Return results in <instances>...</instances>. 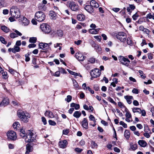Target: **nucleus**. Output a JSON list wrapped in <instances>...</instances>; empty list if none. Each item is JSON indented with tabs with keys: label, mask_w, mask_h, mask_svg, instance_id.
<instances>
[{
	"label": "nucleus",
	"mask_w": 154,
	"mask_h": 154,
	"mask_svg": "<svg viewBox=\"0 0 154 154\" xmlns=\"http://www.w3.org/2000/svg\"><path fill=\"white\" fill-rule=\"evenodd\" d=\"M138 16V15L137 14V13H136L132 16V17L134 20H136L137 19Z\"/></svg>",
	"instance_id": "51"
},
{
	"label": "nucleus",
	"mask_w": 154,
	"mask_h": 154,
	"mask_svg": "<svg viewBox=\"0 0 154 154\" xmlns=\"http://www.w3.org/2000/svg\"><path fill=\"white\" fill-rule=\"evenodd\" d=\"M42 121L44 125H45L47 124V121L46 119L44 117H42Z\"/></svg>",
	"instance_id": "60"
},
{
	"label": "nucleus",
	"mask_w": 154,
	"mask_h": 154,
	"mask_svg": "<svg viewBox=\"0 0 154 154\" xmlns=\"http://www.w3.org/2000/svg\"><path fill=\"white\" fill-rule=\"evenodd\" d=\"M1 73L2 74V77L3 79H6L8 78V74L7 72H3V71Z\"/></svg>",
	"instance_id": "37"
},
{
	"label": "nucleus",
	"mask_w": 154,
	"mask_h": 154,
	"mask_svg": "<svg viewBox=\"0 0 154 154\" xmlns=\"http://www.w3.org/2000/svg\"><path fill=\"white\" fill-rule=\"evenodd\" d=\"M37 39L35 37H31L29 39V42L30 43H35L36 42Z\"/></svg>",
	"instance_id": "38"
},
{
	"label": "nucleus",
	"mask_w": 154,
	"mask_h": 154,
	"mask_svg": "<svg viewBox=\"0 0 154 154\" xmlns=\"http://www.w3.org/2000/svg\"><path fill=\"white\" fill-rule=\"evenodd\" d=\"M17 115L21 121L24 122H28L29 118L30 117V115L29 113L25 112L22 110H18L17 112Z\"/></svg>",
	"instance_id": "2"
},
{
	"label": "nucleus",
	"mask_w": 154,
	"mask_h": 154,
	"mask_svg": "<svg viewBox=\"0 0 154 154\" xmlns=\"http://www.w3.org/2000/svg\"><path fill=\"white\" fill-rule=\"evenodd\" d=\"M10 13L11 16L15 18H19L20 16V13L17 9H11Z\"/></svg>",
	"instance_id": "8"
},
{
	"label": "nucleus",
	"mask_w": 154,
	"mask_h": 154,
	"mask_svg": "<svg viewBox=\"0 0 154 154\" xmlns=\"http://www.w3.org/2000/svg\"><path fill=\"white\" fill-rule=\"evenodd\" d=\"M118 58L120 62L123 65L127 67H128L129 66L130 61L128 58H126L122 56H119Z\"/></svg>",
	"instance_id": "4"
},
{
	"label": "nucleus",
	"mask_w": 154,
	"mask_h": 154,
	"mask_svg": "<svg viewBox=\"0 0 154 154\" xmlns=\"http://www.w3.org/2000/svg\"><path fill=\"white\" fill-rule=\"evenodd\" d=\"M13 126L14 128L17 129V128H19L20 127V125L18 122H16L13 123Z\"/></svg>",
	"instance_id": "33"
},
{
	"label": "nucleus",
	"mask_w": 154,
	"mask_h": 154,
	"mask_svg": "<svg viewBox=\"0 0 154 154\" xmlns=\"http://www.w3.org/2000/svg\"><path fill=\"white\" fill-rule=\"evenodd\" d=\"M119 124L121 125H122L125 128H127V125L123 121H121L119 122Z\"/></svg>",
	"instance_id": "49"
},
{
	"label": "nucleus",
	"mask_w": 154,
	"mask_h": 154,
	"mask_svg": "<svg viewBox=\"0 0 154 154\" xmlns=\"http://www.w3.org/2000/svg\"><path fill=\"white\" fill-rule=\"evenodd\" d=\"M68 71L69 72V73L72 75H74L75 76H79V74L77 73L74 72L70 70H68Z\"/></svg>",
	"instance_id": "45"
},
{
	"label": "nucleus",
	"mask_w": 154,
	"mask_h": 154,
	"mask_svg": "<svg viewBox=\"0 0 154 154\" xmlns=\"http://www.w3.org/2000/svg\"><path fill=\"white\" fill-rule=\"evenodd\" d=\"M125 116L126 118L132 119L131 114L129 111H126Z\"/></svg>",
	"instance_id": "44"
},
{
	"label": "nucleus",
	"mask_w": 154,
	"mask_h": 154,
	"mask_svg": "<svg viewBox=\"0 0 154 154\" xmlns=\"http://www.w3.org/2000/svg\"><path fill=\"white\" fill-rule=\"evenodd\" d=\"M124 98L127 101V102L130 104L132 103L131 100H133V98L132 96L126 95L124 96Z\"/></svg>",
	"instance_id": "21"
},
{
	"label": "nucleus",
	"mask_w": 154,
	"mask_h": 154,
	"mask_svg": "<svg viewBox=\"0 0 154 154\" xmlns=\"http://www.w3.org/2000/svg\"><path fill=\"white\" fill-rule=\"evenodd\" d=\"M94 38L97 40L99 42H100L101 41V37L100 36H94Z\"/></svg>",
	"instance_id": "59"
},
{
	"label": "nucleus",
	"mask_w": 154,
	"mask_h": 154,
	"mask_svg": "<svg viewBox=\"0 0 154 154\" xmlns=\"http://www.w3.org/2000/svg\"><path fill=\"white\" fill-rule=\"evenodd\" d=\"M49 124L51 125L54 126L56 124V123L54 121H52V120H50L48 121Z\"/></svg>",
	"instance_id": "48"
},
{
	"label": "nucleus",
	"mask_w": 154,
	"mask_h": 154,
	"mask_svg": "<svg viewBox=\"0 0 154 154\" xmlns=\"http://www.w3.org/2000/svg\"><path fill=\"white\" fill-rule=\"evenodd\" d=\"M90 5L93 7L98 8L99 7V5L96 1L94 0H92L90 2Z\"/></svg>",
	"instance_id": "20"
},
{
	"label": "nucleus",
	"mask_w": 154,
	"mask_h": 154,
	"mask_svg": "<svg viewBox=\"0 0 154 154\" xmlns=\"http://www.w3.org/2000/svg\"><path fill=\"white\" fill-rule=\"evenodd\" d=\"M40 28L42 31L45 33H48L51 31L50 26L46 23H43L40 26Z\"/></svg>",
	"instance_id": "9"
},
{
	"label": "nucleus",
	"mask_w": 154,
	"mask_h": 154,
	"mask_svg": "<svg viewBox=\"0 0 154 154\" xmlns=\"http://www.w3.org/2000/svg\"><path fill=\"white\" fill-rule=\"evenodd\" d=\"M127 44L128 45H131L132 44V41L130 38H127Z\"/></svg>",
	"instance_id": "58"
},
{
	"label": "nucleus",
	"mask_w": 154,
	"mask_h": 154,
	"mask_svg": "<svg viewBox=\"0 0 154 154\" xmlns=\"http://www.w3.org/2000/svg\"><path fill=\"white\" fill-rule=\"evenodd\" d=\"M91 148L93 149L97 148V144L94 141H91Z\"/></svg>",
	"instance_id": "34"
},
{
	"label": "nucleus",
	"mask_w": 154,
	"mask_h": 154,
	"mask_svg": "<svg viewBox=\"0 0 154 154\" xmlns=\"http://www.w3.org/2000/svg\"><path fill=\"white\" fill-rule=\"evenodd\" d=\"M9 103V100L7 97L4 98L2 101L0 103V106H6Z\"/></svg>",
	"instance_id": "15"
},
{
	"label": "nucleus",
	"mask_w": 154,
	"mask_h": 154,
	"mask_svg": "<svg viewBox=\"0 0 154 154\" xmlns=\"http://www.w3.org/2000/svg\"><path fill=\"white\" fill-rule=\"evenodd\" d=\"M1 29L6 33L8 32L9 31V29H8L7 27L5 26H3L1 27Z\"/></svg>",
	"instance_id": "31"
},
{
	"label": "nucleus",
	"mask_w": 154,
	"mask_h": 154,
	"mask_svg": "<svg viewBox=\"0 0 154 154\" xmlns=\"http://www.w3.org/2000/svg\"><path fill=\"white\" fill-rule=\"evenodd\" d=\"M90 43L92 47L93 48L95 46L97 45V44L95 43L94 41L92 40H91L90 41Z\"/></svg>",
	"instance_id": "55"
},
{
	"label": "nucleus",
	"mask_w": 154,
	"mask_h": 154,
	"mask_svg": "<svg viewBox=\"0 0 154 154\" xmlns=\"http://www.w3.org/2000/svg\"><path fill=\"white\" fill-rule=\"evenodd\" d=\"M135 8V6L134 5H129V6L127 8V10L129 12V14L131 15L132 10H134Z\"/></svg>",
	"instance_id": "18"
},
{
	"label": "nucleus",
	"mask_w": 154,
	"mask_h": 154,
	"mask_svg": "<svg viewBox=\"0 0 154 154\" xmlns=\"http://www.w3.org/2000/svg\"><path fill=\"white\" fill-rule=\"evenodd\" d=\"M132 111L134 112H138L139 114H140L141 112V109L139 108H134L132 109Z\"/></svg>",
	"instance_id": "32"
},
{
	"label": "nucleus",
	"mask_w": 154,
	"mask_h": 154,
	"mask_svg": "<svg viewBox=\"0 0 154 154\" xmlns=\"http://www.w3.org/2000/svg\"><path fill=\"white\" fill-rule=\"evenodd\" d=\"M7 135L8 140H15L17 137L16 132L13 131H8Z\"/></svg>",
	"instance_id": "6"
},
{
	"label": "nucleus",
	"mask_w": 154,
	"mask_h": 154,
	"mask_svg": "<svg viewBox=\"0 0 154 154\" xmlns=\"http://www.w3.org/2000/svg\"><path fill=\"white\" fill-rule=\"evenodd\" d=\"M133 104L136 106H137L139 105L138 102L136 100H134L133 102Z\"/></svg>",
	"instance_id": "64"
},
{
	"label": "nucleus",
	"mask_w": 154,
	"mask_h": 154,
	"mask_svg": "<svg viewBox=\"0 0 154 154\" xmlns=\"http://www.w3.org/2000/svg\"><path fill=\"white\" fill-rule=\"evenodd\" d=\"M69 3V7L73 11H77L79 10V5L73 1L68 2Z\"/></svg>",
	"instance_id": "5"
},
{
	"label": "nucleus",
	"mask_w": 154,
	"mask_h": 154,
	"mask_svg": "<svg viewBox=\"0 0 154 154\" xmlns=\"http://www.w3.org/2000/svg\"><path fill=\"white\" fill-rule=\"evenodd\" d=\"M107 100L112 103L115 104H116V103L113 100V99L110 97H108Z\"/></svg>",
	"instance_id": "46"
},
{
	"label": "nucleus",
	"mask_w": 154,
	"mask_h": 154,
	"mask_svg": "<svg viewBox=\"0 0 154 154\" xmlns=\"http://www.w3.org/2000/svg\"><path fill=\"white\" fill-rule=\"evenodd\" d=\"M45 116L50 118H53L54 116L53 113L50 110L46 111L45 113Z\"/></svg>",
	"instance_id": "19"
},
{
	"label": "nucleus",
	"mask_w": 154,
	"mask_h": 154,
	"mask_svg": "<svg viewBox=\"0 0 154 154\" xmlns=\"http://www.w3.org/2000/svg\"><path fill=\"white\" fill-rule=\"evenodd\" d=\"M69 132V130H63V134L67 135Z\"/></svg>",
	"instance_id": "62"
},
{
	"label": "nucleus",
	"mask_w": 154,
	"mask_h": 154,
	"mask_svg": "<svg viewBox=\"0 0 154 154\" xmlns=\"http://www.w3.org/2000/svg\"><path fill=\"white\" fill-rule=\"evenodd\" d=\"M94 49L96 50L97 52H101L102 51V48L98 44H97L94 47Z\"/></svg>",
	"instance_id": "36"
},
{
	"label": "nucleus",
	"mask_w": 154,
	"mask_h": 154,
	"mask_svg": "<svg viewBox=\"0 0 154 154\" xmlns=\"http://www.w3.org/2000/svg\"><path fill=\"white\" fill-rule=\"evenodd\" d=\"M13 30L14 31V32L15 33L16 35H17V37L18 36H21L22 35V34L19 32L18 30H17L16 29H13Z\"/></svg>",
	"instance_id": "42"
},
{
	"label": "nucleus",
	"mask_w": 154,
	"mask_h": 154,
	"mask_svg": "<svg viewBox=\"0 0 154 154\" xmlns=\"http://www.w3.org/2000/svg\"><path fill=\"white\" fill-rule=\"evenodd\" d=\"M75 57L79 61H83L85 58V57L83 56L82 54L79 52H77L75 54Z\"/></svg>",
	"instance_id": "13"
},
{
	"label": "nucleus",
	"mask_w": 154,
	"mask_h": 154,
	"mask_svg": "<svg viewBox=\"0 0 154 154\" xmlns=\"http://www.w3.org/2000/svg\"><path fill=\"white\" fill-rule=\"evenodd\" d=\"M39 47L40 48L45 50L41 51L42 52L46 53L47 52V51L45 50L49 48V45L47 43H41L39 44Z\"/></svg>",
	"instance_id": "11"
},
{
	"label": "nucleus",
	"mask_w": 154,
	"mask_h": 154,
	"mask_svg": "<svg viewBox=\"0 0 154 154\" xmlns=\"http://www.w3.org/2000/svg\"><path fill=\"white\" fill-rule=\"evenodd\" d=\"M19 135L23 138L25 137L26 135V136L25 139L26 142H32L35 139V135L30 130H29L26 134L25 131L23 129H21L20 131Z\"/></svg>",
	"instance_id": "1"
},
{
	"label": "nucleus",
	"mask_w": 154,
	"mask_h": 154,
	"mask_svg": "<svg viewBox=\"0 0 154 154\" xmlns=\"http://www.w3.org/2000/svg\"><path fill=\"white\" fill-rule=\"evenodd\" d=\"M138 143L140 146L142 147H145L147 145L146 142L144 140H140L138 142Z\"/></svg>",
	"instance_id": "22"
},
{
	"label": "nucleus",
	"mask_w": 154,
	"mask_h": 154,
	"mask_svg": "<svg viewBox=\"0 0 154 154\" xmlns=\"http://www.w3.org/2000/svg\"><path fill=\"white\" fill-rule=\"evenodd\" d=\"M146 17L149 19L152 18L154 20V14L152 15L151 13H149L147 15Z\"/></svg>",
	"instance_id": "43"
},
{
	"label": "nucleus",
	"mask_w": 154,
	"mask_h": 154,
	"mask_svg": "<svg viewBox=\"0 0 154 154\" xmlns=\"http://www.w3.org/2000/svg\"><path fill=\"white\" fill-rule=\"evenodd\" d=\"M73 86L75 88H78L79 85L77 82L75 80H72Z\"/></svg>",
	"instance_id": "41"
},
{
	"label": "nucleus",
	"mask_w": 154,
	"mask_h": 154,
	"mask_svg": "<svg viewBox=\"0 0 154 154\" xmlns=\"http://www.w3.org/2000/svg\"><path fill=\"white\" fill-rule=\"evenodd\" d=\"M130 131L128 130H125L124 133V136L126 139L128 140L130 137Z\"/></svg>",
	"instance_id": "25"
},
{
	"label": "nucleus",
	"mask_w": 154,
	"mask_h": 154,
	"mask_svg": "<svg viewBox=\"0 0 154 154\" xmlns=\"http://www.w3.org/2000/svg\"><path fill=\"white\" fill-rule=\"evenodd\" d=\"M49 14L51 19L55 20L57 17V15L56 13L53 11H50Z\"/></svg>",
	"instance_id": "23"
},
{
	"label": "nucleus",
	"mask_w": 154,
	"mask_h": 154,
	"mask_svg": "<svg viewBox=\"0 0 154 154\" xmlns=\"http://www.w3.org/2000/svg\"><path fill=\"white\" fill-rule=\"evenodd\" d=\"M100 30L99 28L96 29H91L89 30V32L91 34H97L98 33Z\"/></svg>",
	"instance_id": "24"
},
{
	"label": "nucleus",
	"mask_w": 154,
	"mask_h": 154,
	"mask_svg": "<svg viewBox=\"0 0 154 154\" xmlns=\"http://www.w3.org/2000/svg\"><path fill=\"white\" fill-rule=\"evenodd\" d=\"M89 118L90 120L93 121L94 122H96V121L94 120L95 118L92 115H90L89 116Z\"/></svg>",
	"instance_id": "53"
},
{
	"label": "nucleus",
	"mask_w": 154,
	"mask_h": 154,
	"mask_svg": "<svg viewBox=\"0 0 154 154\" xmlns=\"http://www.w3.org/2000/svg\"><path fill=\"white\" fill-rule=\"evenodd\" d=\"M56 34L58 36L61 37L63 35V32L62 30H58L57 31V32L56 33Z\"/></svg>",
	"instance_id": "35"
},
{
	"label": "nucleus",
	"mask_w": 154,
	"mask_h": 154,
	"mask_svg": "<svg viewBox=\"0 0 154 154\" xmlns=\"http://www.w3.org/2000/svg\"><path fill=\"white\" fill-rule=\"evenodd\" d=\"M9 71L12 74H14L15 72V70L12 68H9Z\"/></svg>",
	"instance_id": "61"
},
{
	"label": "nucleus",
	"mask_w": 154,
	"mask_h": 154,
	"mask_svg": "<svg viewBox=\"0 0 154 154\" xmlns=\"http://www.w3.org/2000/svg\"><path fill=\"white\" fill-rule=\"evenodd\" d=\"M59 70L61 72L63 73H66V71L63 68H60L59 69Z\"/></svg>",
	"instance_id": "63"
},
{
	"label": "nucleus",
	"mask_w": 154,
	"mask_h": 154,
	"mask_svg": "<svg viewBox=\"0 0 154 154\" xmlns=\"http://www.w3.org/2000/svg\"><path fill=\"white\" fill-rule=\"evenodd\" d=\"M77 19L80 21H83L85 19V17L84 15L82 14H79L77 16Z\"/></svg>",
	"instance_id": "26"
},
{
	"label": "nucleus",
	"mask_w": 154,
	"mask_h": 154,
	"mask_svg": "<svg viewBox=\"0 0 154 154\" xmlns=\"http://www.w3.org/2000/svg\"><path fill=\"white\" fill-rule=\"evenodd\" d=\"M84 9L90 14H92L94 13V10L93 7L91 5H86L84 8Z\"/></svg>",
	"instance_id": "12"
},
{
	"label": "nucleus",
	"mask_w": 154,
	"mask_h": 154,
	"mask_svg": "<svg viewBox=\"0 0 154 154\" xmlns=\"http://www.w3.org/2000/svg\"><path fill=\"white\" fill-rule=\"evenodd\" d=\"M82 127L85 129L88 128V122L86 119L84 118L82 122Z\"/></svg>",
	"instance_id": "16"
},
{
	"label": "nucleus",
	"mask_w": 154,
	"mask_h": 154,
	"mask_svg": "<svg viewBox=\"0 0 154 154\" xmlns=\"http://www.w3.org/2000/svg\"><path fill=\"white\" fill-rule=\"evenodd\" d=\"M68 142L66 140L60 141L59 143V145L60 147L62 148H65L67 146Z\"/></svg>",
	"instance_id": "14"
},
{
	"label": "nucleus",
	"mask_w": 154,
	"mask_h": 154,
	"mask_svg": "<svg viewBox=\"0 0 154 154\" xmlns=\"http://www.w3.org/2000/svg\"><path fill=\"white\" fill-rule=\"evenodd\" d=\"M101 74V72L99 69L95 68L92 70L90 72L91 76L93 78H96L99 77Z\"/></svg>",
	"instance_id": "10"
},
{
	"label": "nucleus",
	"mask_w": 154,
	"mask_h": 154,
	"mask_svg": "<svg viewBox=\"0 0 154 154\" xmlns=\"http://www.w3.org/2000/svg\"><path fill=\"white\" fill-rule=\"evenodd\" d=\"M81 115V113L79 111H75L73 114V116L77 118H79Z\"/></svg>",
	"instance_id": "28"
},
{
	"label": "nucleus",
	"mask_w": 154,
	"mask_h": 154,
	"mask_svg": "<svg viewBox=\"0 0 154 154\" xmlns=\"http://www.w3.org/2000/svg\"><path fill=\"white\" fill-rule=\"evenodd\" d=\"M45 14L42 11H39L35 13L34 18L37 21L42 22L45 20Z\"/></svg>",
	"instance_id": "3"
},
{
	"label": "nucleus",
	"mask_w": 154,
	"mask_h": 154,
	"mask_svg": "<svg viewBox=\"0 0 154 154\" xmlns=\"http://www.w3.org/2000/svg\"><path fill=\"white\" fill-rule=\"evenodd\" d=\"M72 96L70 95H68L67 97V98L65 100H66L68 102H70L72 100Z\"/></svg>",
	"instance_id": "52"
},
{
	"label": "nucleus",
	"mask_w": 154,
	"mask_h": 154,
	"mask_svg": "<svg viewBox=\"0 0 154 154\" xmlns=\"http://www.w3.org/2000/svg\"><path fill=\"white\" fill-rule=\"evenodd\" d=\"M30 54L29 53H27L25 55V60L26 62H28L30 60V58L29 57Z\"/></svg>",
	"instance_id": "40"
},
{
	"label": "nucleus",
	"mask_w": 154,
	"mask_h": 154,
	"mask_svg": "<svg viewBox=\"0 0 154 154\" xmlns=\"http://www.w3.org/2000/svg\"><path fill=\"white\" fill-rule=\"evenodd\" d=\"M88 61L91 63H94L95 62V58L92 57L89 59Z\"/></svg>",
	"instance_id": "54"
},
{
	"label": "nucleus",
	"mask_w": 154,
	"mask_h": 154,
	"mask_svg": "<svg viewBox=\"0 0 154 154\" xmlns=\"http://www.w3.org/2000/svg\"><path fill=\"white\" fill-rule=\"evenodd\" d=\"M138 72L142 78L144 79L146 78V76L143 75V72L142 71L139 70Z\"/></svg>",
	"instance_id": "47"
},
{
	"label": "nucleus",
	"mask_w": 154,
	"mask_h": 154,
	"mask_svg": "<svg viewBox=\"0 0 154 154\" xmlns=\"http://www.w3.org/2000/svg\"><path fill=\"white\" fill-rule=\"evenodd\" d=\"M118 106L121 108H122L125 107L123 103L121 102H118Z\"/></svg>",
	"instance_id": "57"
},
{
	"label": "nucleus",
	"mask_w": 154,
	"mask_h": 154,
	"mask_svg": "<svg viewBox=\"0 0 154 154\" xmlns=\"http://www.w3.org/2000/svg\"><path fill=\"white\" fill-rule=\"evenodd\" d=\"M10 36L12 38H14L17 37V35H16L15 33L13 32L10 34Z\"/></svg>",
	"instance_id": "50"
},
{
	"label": "nucleus",
	"mask_w": 154,
	"mask_h": 154,
	"mask_svg": "<svg viewBox=\"0 0 154 154\" xmlns=\"http://www.w3.org/2000/svg\"><path fill=\"white\" fill-rule=\"evenodd\" d=\"M20 51V48L19 47L17 46H14V48H13L12 52L14 53L17 52H18Z\"/></svg>",
	"instance_id": "30"
},
{
	"label": "nucleus",
	"mask_w": 154,
	"mask_h": 154,
	"mask_svg": "<svg viewBox=\"0 0 154 154\" xmlns=\"http://www.w3.org/2000/svg\"><path fill=\"white\" fill-rule=\"evenodd\" d=\"M62 45V44L60 43H57L55 44L54 45V47L55 48H57L58 47H59V50H61L62 47L61 45Z\"/></svg>",
	"instance_id": "39"
},
{
	"label": "nucleus",
	"mask_w": 154,
	"mask_h": 154,
	"mask_svg": "<svg viewBox=\"0 0 154 154\" xmlns=\"http://www.w3.org/2000/svg\"><path fill=\"white\" fill-rule=\"evenodd\" d=\"M131 149L132 150H135L137 149V145L136 144H133L132 143H130Z\"/></svg>",
	"instance_id": "29"
},
{
	"label": "nucleus",
	"mask_w": 154,
	"mask_h": 154,
	"mask_svg": "<svg viewBox=\"0 0 154 154\" xmlns=\"http://www.w3.org/2000/svg\"><path fill=\"white\" fill-rule=\"evenodd\" d=\"M32 146L29 144L26 145V151L25 154H28L29 153L32 151Z\"/></svg>",
	"instance_id": "27"
},
{
	"label": "nucleus",
	"mask_w": 154,
	"mask_h": 154,
	"mask_svg": "<svg viewBox=\"0 0 154 154\" xmlns=\"http://www.w3.org/2000/svg\"><path fill=\"white\" fill-rule=\"evenodd\" d=\"M0 40L3 44H6V42L5 40V38L3 37H0Z\"/></svg>",
	"instance_id": "56"
},
{
	"label": "nucleus",
	"mask_w": 154,
	"mask_h": 154,
	"mask_svg": "<svg viewBox=\"0 0 154 154\" xmlns=\"http://www.w3.org/2000/svg\"><path fill=\"white\" fill-rule=\"evenodd\" d=\"M116 38L123 42H125L126 40V34L124 32H120L116 35Z\"/></svg>",
	"instance_id": "7"
},
{
	"label": "nucleus",
	"mask_w": 154,
	"mask_h": 154,
	"mask_svg": "<svg viewBox=\"0 0 154 154\" xmlns=\"http://www.w3.org/2000/svg\"><path fill=\"white\" fill-rule=\"evenodd\" d=\"M21 20L22 22V25L23 26H27L29 24V21L26 18L24 17L21 18Z\"/></svg>",
	"instance_id": "17"
}]
</instances>
